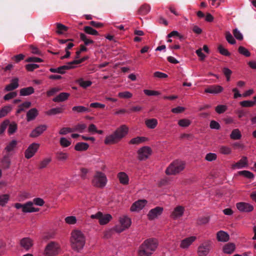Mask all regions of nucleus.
<instances>
[{"mask_svg": "<svg viewBox=\"0 0 256 256\" xmlns=\"http://www.w3.org/2000/svg\"><path fill=\"white\" fill-rule=\"evenodd\" d=\"M185 167V164L181 160H176L167 168L166 173L168 175H174L182 172Z\"/></svg>", "mask_w": 256, "mask_h": 256, "instance_id": "obj_3", "label": "nucleus"}, {"mask_svg": "<svg viewBox=\"0 0 256 256\" xmlns=\"http://www.w3.org/2000/svg\"><path fill=\"white\" fill-rule=\"evenodd\" d=\"M86 126L84 124H80L76 125L74 128H72L74 132L78 131L80 132H82L86 128Z\"/></svg>", "mask_w": 256, "mask_h": 256, "instance_id": "obj_53", "label": "nucleus"}, {"mask_svg": "<svg viewBox=\"0 0 256 256\" xmlns=\"http://www.w3.org/2000/svg\"><path fill=\"white\" fill-rule=\"evenodd\" d=\"M152 149L148 146H144L140 148L138 152V158L140 160L147 159L152 154Z\"/></svg>", "mask_w": 256, "mask_h": 256, "instance_id": "obj_10", "label": "nucleus"}, {"mask_svg": "<svg viewBox=\"0 0 256 256\" xmlns=\"http://www.w3.org/2000/svg\"><path fill=\"white\" fill-rule=\"evenodd\" d=\"M235 248V245L234 244L228 243L224 246L223 251L226 254H230L234 252Z\"/></svg>", "mask_w": 256, "mask_h": 256, "instance_id": "obj_34", "label": "nucleus"}, {"mask_svg": "<svg viewBox=\"0 0 256 256\" xmlns=\"http://www.w3.org/2000/svg\"><path fill=\"white\" fill-rule=\"evenodd\" d=\"M118 96L122 98H130L132 96V94L128 91L120 92L118 94Z\"/></svg>", "mask_w": 256, "mask_h": 256, "instance_id": "obj_56", "label": "nucleus"}, {"mask_svg": "<svg viewBox=\"0 0 256 256\" xmlns=\"http://www.w3.org/2000/svg\"><path fill=\"white\" fill-rule=\"evenodd\" d=\"M248 166V159L246 156H243L239 161L232 166L233 168L240 169Z\"/></svg>", "mask_w": 256, "mask_h": 256, "instance_id": "obj_23", "label": "nucleus"}, {"mask_svg": "<svg viewBox=\"0 0 256 256\" xmlns=\"http://www.w3.org/2000/svg\"><path fill=\"white\" fill-rule=\"evenodd\" d=\"M60 143L62 147L66 148L71 144L72 141L70 139H68L64 137H62L60 138Z\"/></svg>", "mask_w": 256, "mask_h": 256, "instance_id": "obj_45", "label": "nucleus"}, {"mask_svg": "<svg viewBox=\"0 0 256 256\" xmlns=\"http://www.w3.org/2000/svg\"><path fill=\"white\" fill-rule=\"evenodd\" d=\"M158 120L156 118L147 119L145 120L146 126L150 129L154 128L158 124Z\"/></svg>", "mask_w": 256, "mask_h": 256, "instance_id": "obj_33", "label": "nucleus"}, {"mask_svg": "<svg viewBox=\"0 0 256 256\" xmlns=\"http://www.w3.org/2000/svg\"><path fill=\"white\" fill-rule=\"evenodd\" d=\"M64 108L62 107L54 108L50 109L46 112V114L48 116H54L63 112Z\"/></svg>", "mask_w": 256, "mask_h": 256, "instance_id": "obj_29", "label": "nucleus"}, {"mask_svg": "<svg viewBox=\"0 0 256 256\" xmlns=\"http://www.w3.org/2000/svg\"><path fill=\"white\" fill-rule=\"evenodd\" d=\"M70 242L72 249L76 252H80L85 245V236L81 230H74L71 232Z\"/></svg>", "mask_w": 256, "mask_h": 256, "instance_id": "obj_1", "label": "nucleus"}, {"mask_svg": "<svg viewBox=\"0 0 256 256\" xmlns=\"http://www.w3.org/2000/svg\"><path fill=\"white\" fill-rule=\"evenodd\" d=\"M238 51L240 54L247 57L250 56V54L248 50L242 46H240L238 48Z\"/></svg>", "mask_w": 256, "mask_h": 256, "instance_id": "obj_60", "label": "nucleus"}, {"mask_svg": "<svg viewBox=\"0 0 256 256\" xmlns=\"http://www.w3.org/2000/svg\"><path fill=\"white\" fill-rule=\"evenodd\" d=\"M17 130V124L16 122H12V123L10 122L8 124V133L9 134H12L14 133Z\"/></svg>", "mask_w": 256, "mask_h": 256, "instance_id": "obj_51", "label": "nucleus"}, {"mask_svg": "<svg viewBox=\"0 0 256 256\" xmlns=\"http://www.w3.org/2000/svg\"><path fill=\"white\" fill-rule=\"evenodd\" d=\"M184 210V206H178L171 212L170 217L173 220H178L183 216Z\"/></svg>", "mask_w": 256, "mask_h": 256, "instance_id": "obj_11", "label": "nucleus"}, {"mask_svg": "<svg viewBox=\"0 0 256 256\" xmlns=\"http://www.w3.org/2000/svg\"><path fill=\"white\" fill-rule=\"evenodd\" d=\"M10 197L8 194L0 195V206H4L9 201Z\"/></svg>", "mask_w": 256, "mask_h": 256, "instance_id": "obj_43", "label": "nucleus"}, {"mask_svg": "<svg viewBox=\"0 0 256 256\" xmlns=\"http://www.w3.org/2000/svg\"><path fill=\"white\" fill-rule=\"evenodd\" d=\"M38 211H39V208L34 207V202H28L24 204L23 212L30 213Z\"/></svg>", "mask_w": 256, "mask_h": 256, "instance_id": "obj_21", "label": "nucleus"}, {"mask_svg": "<svg viewBox=\"0 0 256 256\" xmlns=\"http://www.w3.org/2000/svg\"><path fill=\"white\" fill-rule=\"evenodd\" d=\"M65 222L69 225H74L77 223L78 220L75 216H70L64 218Z\"/></svg>", "mask_w": 256, "mask_h": 256, "instance_id": "obj_44", "label": "nucleus"}, {"mask_svg": "<svg viewBox=\"0 0 256 256\" xmlns=\"http://www.w3.org/2000/svg\"><path fill=\"white\" fill-rule=\"evenodd\" d=\"M76 82L82 88H86L90 86L92 82L90 80H84L82 78H80L76 80Z\"/></svg>", "mask_w": 256, "mask_h": 256, "instance_id": "obj_41", "label": "nucleus"}, {"mask_svg": "<svg viewBox=\"0 0 256 256\" xmlns=\"http://www.w3.org/2000/svg\"><path fill=\"white\" fill-rule=\"evenodd\" d=\"M233 34L237 40H241L243 39L242 34L238 28H235L233 30Z\"/></svg>", "mask_w": 256, "mask_h": 256, "instance_id": "obj_62", "label": "nucleus"}, {"mask_svg": "<svg viewBox=\"0 0 256 256\" xmlns=\"http://www.w3.org/2000/svg\"><path fill=\"white\" fill-rule=\"evenodd\" d=\"M219 152L221 154L228 155L232 152V148L226 146H219Z\"/></svg>", "mask_w": 256, "mask_h": 256, "instance_id": "obj_37", "label": "nucleus"}, {"mask_svg": "<svg viewBox=\"0 0 256 256\" xmlns=\"http://www.w3.org/2000/svg\"><path fill=\"white\" fill-rule=\"evenodd\" d=\"M56 158L58 160L61 162H64L68 158V154L66 152H58L56 154Z\"/></svg>", "mask_w": 256, "mask_h": 256, "instance_id": "obj_39", "label": "nucleus"}, {"mask_svg": "<svg viewBox=\"0 0 256 256\" xmlns=\"http://www.w3.org/2000/svg\"><path fill=\"white\" fill-rule=\"evenodd\" d=\"M80 38L82 40L86 45H88L90 44L94 43V41L88 38V36L84 34H80Z\"/></svg>", "mask_w": 256, "mask_h": 256, "instance_id": "obj_57", "label": "nucleus"}, {"mask_svg": "<svg viewBox=\"0 0 256 256\" xmlns=\"http://www.w3.org/2000/svg\"><path fill=\"white\" fill-rule=\"evenodd\" d=\"M218 50L220 53L225 56H230V52L227 49L225 48L222 45H219L218 46Z\"/></svg>", "mask_w": 256, "mask_h": 256, "instance_id": "obj_61", "label": "nucleus"}, {"mask_svg": "<svg viewBox=\"0 0 256 256\" xmlns=\"http://www.w3.org/2000/svg\"><path fill=\"white\" fill-rule=\"evenodd\" d=\"M240 104L242 107H252L255 105V102L252 100H244L240 102Z\"/></svg>", "mask_w": 256, "mask_h": 256, "instance_id": "obj_54", "label": "nucleus"}, {"mask_svg": "<svg viewBox=\"0 0 256 256\" xmlns=\"http://www.w3.org/2000/svg\"><path fill=\"white\" fill-rule=\"evenodd\" d=\"M33 240L30 238H24L20 241V245L24 250H28L33 246Z\"/></svg>", "mask_w": 256, "mask_h": 256, "instance_id": "obj_20", "label": "nucleus"}, {"mask_svg": "<svg viewBox=\"0 0 256 256\" xmlns=\"http://www.w3.org/2000/svg\"><path fill=\"white\" fill-rule=\"evenodd\" d=\"M224 90V88L219 85H212L206 88L204 92L211 94H218L222 92Z\"/></svg>", "mask_w": 256, "mask_h": 256, "instance_id": "obj_17", "label": "nucleus"}, {"mask_svg": "<svg viewBox=\"0 0 256 256\" xmlns=\"http://www.w3.org/2000/svg\"><path fill=\"white\" fill-rule=\"evenodd\" d=\"M52 158L51 157H47L44 158L42 160H41L38 165V168L40 169H43L46 168L48 164L51 162Z\"/></svg>", "mask_w": 256, "mask_h": 256, "instance_id": "obj_40", "label": "nucleus"}, {"mask_svg": "<svg viewBox=\"0 0 256 256\" xmlns=\"http://www.w3.org/2000/svg\"><path fill=\"white\" fill-rule=\"evenodd\" d=\"M216 238L218 242H226L229 240L230 236L227 232L220 230L216 234Z\"/></svg>", "mask_w": 256, "mask_h": 256, "instance_id": "obj_24", "label": "nucleus"}, {"mask_svg": "<svg viewBox=\"0 0 256 256\" xmlns=\"http://www.w3.org/2000/svg\"><path fill=\"white\" fill-rule=\"evenodd\" d=\"M34 92V88L32 86L24 88L20 90V95L27 96L33 94Z\"/></svg>", "mask_w": 256, "mask_h": 256, "instance_id": "obj_35", "label": "nucleus"}, {"mask_svg": "<svg viewBox=\"0 0 256 256\" xmlns=\"http://www.w3.org/2000/svg\"><path fill=\"white\" fill-rule=\"evenodd\" d=\"M47 126L46 124H41L33 130L30 134L31 138H36L42 134L47 129Z\"/></svg>", "mask_w": 256, "mask_h": 256, "instance_id": "obj_14", "label": "nucleus"}, {"mask_svg": "<svg viewBox=\"0 0 256 256\" xmlns=\"http://www.w3.org/2000/svg\"><path fill=\"white\" fill-rule=\"evenodd\" d=\"M9 124L10 120H6L2 122L0 126V134L4 132Z\"/></svg>", "mask_w": 256, "mask_h": 256, "instance_id": "obj_55", "label": "nucleus"}, {"mask_svg": "<svg viewBox=\"0 0 256 256\" xmlns=\"http://www.w3.org/2000/svg\"><path fill=\"white\" fill-rule=\"evenodd\" d=\"M70 96L68 92H61L52 99L54 102H59L66 100Z\"/></svg>", "mask_w": 256, "mask_h": 256, "instance_id": "obj_27", "label": "nucleus"}, {"mask_svg": "<svg viewBox=\"0 0 256 256\" xmlns=\"http://www.w3.org/2000/svg\"><path fill=\"white\" fill-rule=\"evenodd\" d=\"M89 147L88 144L83 142L77 143L74 146V150L76 151L82 152L86 150Z\"/></svg>", "mask_w": 256, "mask_h": 256, "instance_id": "obj_31", "label": "nucleus"}, {"mask_svg": "<svg viewBox=\"0 0 256 256\" xmlns=\"http://www.w3.org/2000/svg\"><path fill=\"white\" fill-rule=\"evenodd\" d=\"M230 136L232 140H238L242 138V135L239 129L236 128L232 130Z\"/></svg>", "mask_w": 256, "mask_h": 256, "instance_id": "obj_32", "label": "nucleus"}, {"mask_svg": "<svg viewBox=\"0 0 256 256\" xmlns=\"http://www.w3.org/2000/svg\"><path fill=\"white\" fill-rule=\"evenodd\" d=\"M148 140V138L144 136H137L134 138L130 141V144L138 145Z\"/></svg>", "mask_w": 256, "mask_h": 256, "instance_id": "obj_30", "label": "nucleus"}, {"mask_svg": "<svg viewBox=\"0 0 256 256\" xmlns=\"http://www.w3.org/2000/svg\"><path fill=\"white\" fill-rule=\"evenodd\" d=\"M56 26L57 28L56 32L58 34H64V32H66L68 29V27L60 23H56Z\"/></svg>", "mask_w": 256, "mask_h": 256, "instance_id": "obj_47", "label": "nucleus"}, {"mask_svg": "<svg viewBox=\"0 0 256 256\" xmlns=\"http://www.w3.org/2000/svg\"><path fill=\"white\" fill-rule=\"evenodd\" d=\"M212 248L210 241L204 242L198 248V254L199 256H206Z\"/></svg>", "mask_w": 256, "mask_h": 256, "instance_id": "obj_8", "label": "nucleus"}, {"mask_svg": "<svg viewBox=\"0 0 256 256\" xmlns=\"http://www.w3.org/2000/svg\"><path fill=\"white\" fill-rule=\"evenodd\" d=\"M238 174L242 176L248 178H254V174L250 172L248 170H242L238 172Z\"/></svg>", "mask_w": 256, "mask_h": 256, "instance_id": "obj_52", "label": "nucleus"}, {"mask_svg": "<svg viewBox=\"0 0 256 256\" xmlns=\"http://www.w3.org/2000/svg\"><path fill=\"white\" fill-rule=\"evenodd\" d=\"M17 145V141L16 140H12L10 142L6 147L4 148V150L7 152H10L13 151Z\"/></svg>", "mask_w": 256, "mask_h": 256, "instance_id": "obj_38", "label": "nucleus"}, {"mask_svg": "<svg viewBox=\"0 0 256 256\" xmlns=\"http://www.w3.org/2000/svg\"><path fill=\"white\" fill-rule=\"evenodd\" d=\"M147 200H140L132 205L130 210L132 212H138L141 210L147 204Z\"/></svg>", "mask_w": 256, "mask_h": 256, "instance_id": "obj_12", "label": "nucleus"}, {"mask_svg": "<svg viewBox=\"0 0 256 256\" xmlns=\"http://www.w3.org/2000/svg\"><path fill=\"white\" fill-rule=\"evenodd\" d=\"M236 206L238 210L242 212H250L254 210V207L252 204L244 202H238Z\"/></svg>", "mask_w": 256, "mask_h": 256, "instance_id": "obj_15", "label": "nucleus"}, {"mask_svg": "<svg viewBox=\"0 0 256 256\" xmlns=\"http://www.w3.org/2000/svg\"><path fill=\"white\" fill-rule=\"evenodd\" d=\"M108 180L106 175L100 171H96L93 176L92 184L98 188H104L106 186Z\"/></svg>", "mask_w": 256, "mask_h": 256, "instance_id": "obj_4", "label": "nucleus"}, {"mask_svg": "<svg viewBox=\"0 0 256 256\" xmlns=\"http://www.w3.org/2000/svg\"><path fill=\"white\" fill-rule=\"evenodd\" d=\"M81 60H73L68 62V64L60 66L58 68H50V71L54 73H58L60 74H64L66 70L73 68H74V64H79L81 63Z\"/></svg>", "mask_w": 256, "mask_h": 256, "instance_id": "obj_7", "label": "nucleus"}, {"mask_svg": "<svg viewBox=\"0 0 256 256\" xmlns=\"http://www.w3.org/2000/svg\"><path fill=\"white\" fill-rule=\"evenodd\" d=\"M40 144L38 143L34 142L31 144L26 148L24 152V156L27 159L32 158L37 152Z\"/></svg>", "mask_w": 256, "mask_h": 256, "instance_id": "obj_9", "label": "nucleus"}, {"mask_svg": "<svg viewBox=\"0 0 256 256\" xmlns=\"http://www.w3.org/2000/svg\"><path fill=\"white\" fill-rule=\"evenodd\" d=\"M225 37L226 41L231 44H234L236 43V41L232 36V34L229 31L225 32Z\"/></svg>", "mask_w": 256, "mask_h": 256, "instance_id": "obj_48", "label": "nucleus"}, {"mask_svg": "<svg viewBox=\"0 0 256 256\" xmlns=\"http://www.w3.org/2000/svg\"><path fill=\"white\" fill-rule=\"evenodd\" d=\"M72 110L73 112L77 113L86 112H90L88 108L82 106H74L72 107Z\"/></svg>", "mask_w": 256, "mask_h": 256, "instance_id": "obj_42", "label": "nucleus"}, {"mask_svg": "<svg viewBox=\"0 0 256 256\" xmlns=\"http://www.w3.org/2000/svg\"><path fill=\"white\" fill-rule=\"evenodd\" d=\"M217 158V156L214 153L210 152L207 154L205 156V160L208 162L215 160Z\"/></svg>", "mask_w": 256, "mask_h": 256, "instance_id": "obj_59", "label": "nucleus"}, {"mask_svg": "<svg viewBox=\"0 0 256 256\" xmlns=\"http://www.w3.org/2000/svg\"><path fill=\"white\" fill-rule=\"evenodd\" d=\"M120 140L114 132L113 134L108 136L104 140V143L106 144H111L118 142Z\"/></svg>", "mask_w": 256, "mask_h": 256, "instance_id": "obj_22", "label": "nucleus"}, {"mask_svg": "<svg viewBox=\"0 0 256 256\" xmlns=\"http://www.w3.org/2000/svg\"><path fill=\"white\" fill-rule=\"evenodd\" d=\"M128 128L126 125H122L118 128L114 132L119 139L120 140L128 133Z\"/></svg>", "mask_w": 256, "mask_h": 256, "instance_id": "obj_19", "label": "nucleus"}, {"mask_svg": "<svg viewBox=\"0 0 256 256\" xmlns=\"http://www.w3.org/2000/svg\"><path fill=\"white\" fill-rule=\"evenodd\" d=\"M116 176L120 184L124 186H126L129 184L130 178L126 172H119L118 173Z\"/></svg>", "mask_w": 256, "mask_h": 256, "instance_id": "obj_16", "label": "nucleus"}, {"mask_svg": "<svg viewBox=\"0 0 256 256\" xmlns=\"http://www.w3.org/2000/svg\"><path fill=\"white\" fill-rule=\"evenodd\" d=\"M38 115V111L36 108L29 110L26 114V120L28 122L34 120Z\"/></svg>", "mask_w": 256, "mask_h": 256, "instance_id": "obj_28", "label": "nucleus"}, {"mask_svg": "<svg viewBox=\"0 0 256 256\" xmlns=\"http://www.w3.org/2000/svg\"><path fill=\"white\" fill-rule=\"evenodd\" d=\"M150 9L149 5L144 4L140 8L138 12L140 14L146 15L150 12Z\"/></svg>", "mask_w": 256, "mask_h": 256, "instance_id": "obj_36", "label": "nucleus"}, {"mask_svg": "<svg viewBox=\"0 0 256 256\" xmlns=\"http://www.w3.org/2000/svg\"><path fill=\"white\" fill-rule=\"evenodd\" d=\"M196 239V236H191L182 240L180 244V247L183 249L188 248Z\"/></svg>", "mask_w": 256, "mask_h": 256, "instance_id": "obj_18", "label": "nucleus"}, {"mask_svg": "<svg viewBox=\"0 0 256 256\" xmlns=\"http://www.w3.org/2000/svg\"><path fill=\"white\" fill-rule=\"evenodd\" d=\"M158 246V240L155 238L145 240L140 246L138 254L139 256H150Z\"/></svg>", "mask_w": 256, "mask_h": 256, "instance_id": "obj_2", "label": "nucleus"}, {"mask_svg": "<svg viewBox=\"0 0 256 256\" xmlns=\"http://www.w3.org/2000/svg\"><path fill=\"white\" fill-rule=\"evenodd\" d=\"M112 218L111 214H104L102 212V216L99 220V224L100 225H106L108 224Z\"/></svg>", "mask_w": 256, "mask_h": 256, "instance_id": "obj_25", "label": "nucleus"}, {"mask_svg": "<svg viewBox=\"0 0 256 256\" xmlns=\"http://www.w3.org/2000/svg\"><path fill=\"white\" fill-rule=\"evenodd\" d=\"M120 224L116 225L114 229L117 232L120 233L128 228L131 225V219L126 216H123L119 218Z\"/></svg>", "mask_w": 256, "mask_h": 256, "instance_id": "obj_5", "label": "nucleus"}, {"mask_svg": "<svg viewBox=\"0 0 256 256\" xmlns=\"http://www.w3.org/2000/svg\"><path fill=\"white\" fill-rule=\"evenodd\" d=\"M163 208L160 206H156L150 210L147 216L149 220H154L160 216L163 212Z\"/></svg>", "mask_w": 256, "mask_h": 256, "instance_id": "obj_13", "label": "nucleus"}, {"mask_svg": "<svg viewBox=\"0 0 256 256\" xmlns=\"http://www.w3.org/2000/svg\"><path fill=\"white\" fill-rule=\"evenodd\" d=\"M39 66L35 64H30L26 65V68L28 71L32 72L34 70L38 68Z\"/></svg>", "mask_w": 256, "mask_h": 256, "instance_id": "obj_64", "label": "nucleus"}, {"mask_svg": "<svg viewBox=\"0 0 256 256\" xmlns=\"http://www.w3.org/2000/svg\"><path fill=\"white\" fill-rule=\"evenodd\" d=\"M60 90V89L58 87L52 88L46 92V94L48 96H50Z\"/></svg>", "mask_w": 256, "mask_h": 256, "instance_id": "obj_63", "label": "nucleus"}, {"mask_svg": "<svg viewBox=\"0 0 256 256\" xmlns=\"http://www.w3.org/2000/svg\"><path fill=\"white\" fill-rule=\"evenodd\" d=\"M227 106L226 105L220 104L216 106L215 110L218 114H222L227 110Z\"/></svg>", "mask_w": 256, "mask_h": 256, "instance_id": "obj_58", "label": "nucleus"}, {"mask_svg": "<svg viewBox=\"0 0 256 256\" xmlns=\"http://www.w3.org/2000/svg\"><path fill=\"white\" fill-rule=\"evenodd\" d=\"M60 252L59 244L57 242H51L46 246L44 254L45 256H56Z\"/></svg>", "mask_w": 256, "mask_h": 256, "instance_id": "obj_6", "label": "nucleus"}, {"mask_svg": "<svg viewBox=\"0 0 256 256\" xmlns=\"http://www.w3.org/2000/svg\"><path fill=\"white\" fill-rule=\"evenodd\" d=\"M18 86V78H14L12 80L10 83L7 85L4 88L6 92L12 91Z\"/></svg>", "mask_w": 256, "mask_h": 256, "instance_id": "obj_26", "label": "nucleus"}, {"mask_svg": "<svg viewBox=\"0 0 256 256\" xmlns=\"http://www.w3.org/2000/svg\"><path fill=\"white\" fill-rule=\"evenodd\" d=\"M191 120L187 118L181 119L178 122V126L183 128L188 126L191 124Z\"/></svg>", "mask_w": 256, "mask_h": 256, "instance_id": "obj_49", "label": "nucleus"}, {"mask_svg": "<svg viewBox=\"0 0 256 256\" xmlns=\"http://www.w3.org/2000/svg\"><path fill=\"white\" fill-rule=\"evenodd\" d=\"M12 110V107L10 106H4L0 110V118H3L6 116L8 112Z\"/></svg>", "mask_w": 256, "mask_h": 256, "instance_id": "obj_46", "label": "nucleus"}, {"mask_svg": "<svg viewBox=\"0 0 256 256\" xmlns=\"http://www.w3.org/2000/svg\"><path fill=\"white\" fill-rule=\"evenodd\" d=\"M84 30L86 34H89L92 36H98V34L97 30L89 26H84Z\"/></svg>", "mask_w": 256, "mask_h": 256, "instance_id": "obj_50", "label": "nucleus"}]
</instances>
